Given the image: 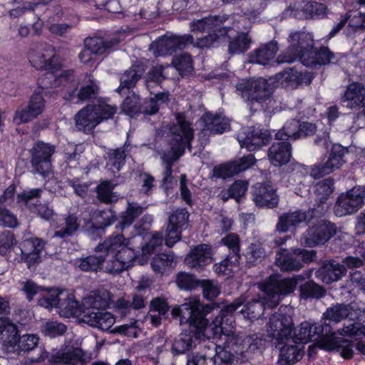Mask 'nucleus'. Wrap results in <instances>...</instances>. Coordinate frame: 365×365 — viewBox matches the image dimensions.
Wrapping results in <instances>:
<instances>
[{
  "label": "nucleus",
  "mask_w": 365,
  "mask_h": 365,
  "mask_svg": "<svg viewBox=\"0 0 365 365\" xmlns=\"http://www.w3.org/2000/svg\"><path fill=\"white\" fill-rule=\"evenodd\" d=\"M140 234L133 238L125 237L123 235L110 236L96 247L98 252L104 255H90L76 261V264L81 270L85 272H98L103 269L106 272L118 274L131 266L133 260L139 255L135 250L134 242H142Z\"/></svg>",
  "instance_id": "nucleus-1"
},
{
  "label": "nucleus",
  "mask_w": 365,
  "mask_h": 365,
  "mask_svg": "<svg viewBox=\"0 0 365 365\" xmlns=\"http://www.w3.org/2000/svg\"><path fill=\"white\" fill-rule=\"evenodd\" d=\"M205 307L197 298L175 307L172 310L174 317H179L181 324H188V329H185L176 338L172 346L173 354H182L195 349L203 336L210 338L211 334L217 335L223 331L220 326L219 317L211 324L205 318Z\"/></svg>",
  "instance_id": "nucleus-2"
},
{
  "label": "nucleus",
  "mask_w": 365,
  "mask_h": 365,
  "mask_svg": "<svg viewBox=\"0 0 365 365\" xmlns=\"http://www.w3.org/2000/svg\"><path fill=\"white\" fill-rule=\"evenodd\" d=\"M29 60L36 69L47 71L45 76L37 81L38 85L42 88H56L62 85L68 91L73 92L76 90L73 71L62 69L59 58L53 46L38 45L31 49Z\"/></svg>",
  "instance_id": "nucleus-3"
},
{
  "label": "nucleus",
  "mask_w": 365,
  "mask_h": 365,
  "mask_svg": "<svg viewBox=\"0 0 365 365\" xmlns=\"http://www.w3.org/2000/svg\"><path fill=\"white\" fill-rule=\"evenodd\" d=\"M289 41V46L287 51L277 58L278 63H291L299 58L305 66L314 67L336 63L339 61V58L328 48L314 49L313 35L310 33L292 32Z\"/></svg>",
  "instance_id": "nucleus-4"
},
{
  "label": "nucleus",
  "mask_w": 365,
  "mask_h": 365,
  "mask_svg": "<svg viewBox=\"0 0 365 365\" xmlns=\"http://www.w3.org/2000/svg\"><path fill=\"white\" fill-rule=\"evenodd\" d=\"M304 279L302 274L284 279H280L277 275L270 276L267 280L259 284L260 289L264 294L263 300L249 302L240 312L250 320L260 318L264 314L265 307L272 308L278 305L282 297L293 292L297 283Z\"/></svg>",
  "instance_id": "nucleus-5"
},
{
  "label": "nucleus",
  "mask_w": 365,
  "mask_h": 365,
  "mask_svg": "<svg viewBox=\"0 0 365 365\" xmlns=\"http://www.w3.org/2000/svg\"><path fill=\"white\" fill-rule=\"evenodd\" d=\"M244 302L245 299L242 297L236 299L233 303L224 307L220 310V315L217 317H219V324L222 327L223 331L217 335L211 334L210 337L220 338L224 341V346L220 344L216 346V354L211 358L214 365H227L232 360L231 351L237 354L242 351L245 348L244 346L240 348L241 346H244L245 339L235 334V322L233 316L234 312Z\"/></svg>",
  "instance_id": "nucleus-6"
},
{
  "label": "nucleus",
  "mask_w": 365,
  "mask_h": 365,
  "mask_svg": "<svg viewBox=\"0 0 365 365\" xmlns=\"http://www.w3.org/2000/svg\"><path fill=\"white\" fill-rule=\"evenodd\" d=\"M176 123L169 128L172 135L170 140L171 148L168 153L163 156V160L165 165L163 182L170 183L172 180L173 163L182 155L185 148H190V142L193 139V129L190 123L186 120L182 113H177L175 115Z\"/></svg>",
  "instance_id": "nucleus-7"
},
{
  "label": "nucleus",
  "mask_w": 365,
  "mask_h": 365,
  "mask_svg": "<svg viewBox=\"0 0 365 365\" xmlns=\"http://www.w3.org/2000/svg\"><path fill=\"white\" fill-rule=\"evenodd\" d=\"M110 293L106 289H99L83 299V306L87 309L81 321L91 327L107 331L114 324L115 318L108 312L101 311L108 307Z\"/></svg>",
  "instance_id": "nucleus-8"
},
{
  "label": "nucleus",
  "mask_w": 365,
  "mask_h": 365,
  "mask_svg": "<svg viewBox=\"0 0 365 365\" xmlns=\"http://www.w3.org/2000/svg\"><path fill=\"white\" fill-rule=\"evenodd\" d=\"M229 18L226 14L210 15L190 22V28L192 32L207 33V35L199 38L195 45L200 48H210L221 39L227 37L232 29L224 26V24Z\"/></svg>",
  "instance_id": "nucleus-9"
},
{
  "label": "nucleus",
  "mask_w": 365,
  "mask_h": 365,
  "mask_svg": "<svg viewBox=\"0 0 365 365\" xmlns=\"http://www.w3.org/2000/svg\"><path fill=\"white\" fill-rule=\"evenodd\" d=\"M116 111L115 106L103 101L88 105L76 114V126L85 133L91 132L102 121L112 118Z\"/></svg>",
  "instance_id": "nucleus-10"
},
{
  "label": "nucleus",
  "mask_w": 365,
  "mask_h": 365,
  "mask_svg": "<svg viewBox=\"0 0 365 365\" xmlns=\"http://www.w3.org/2000/svg\"><path fill=\"white\" fill-rule=\"evenodd\" d=\"M236 92L248 102L260 103L264 110L269 109L267 106L273 105L271 98L272 88L268 81L262 78L245 79L236 85Z\"/></svg>",
  "instance_id": "nucleus-11"
},
{
  "label": "nucleus",
  "mask_w": 365,
  "mask_h": 365,
  "mask_svg": "<svg viewBox=\"0 0 365 365\" xmlns=\"http://www.w3.org/2000/svg\"><path fill=\"white\" fill-rule=\"evenodd\" d=\"M267 331L272 340H275L277 346L284 341H289L294 330L292 318L282 312V308L278 312L270 316L266 325Z\"/></svg>",
  "instance_id": "nucleus-12"
},
{
  "label": "nucleus",
  "mask_w": 365,
  "mask_h": 365,
  "mask_svg": "<svg viewBox=\"0 0 365 365\" xmlns=\"http://www.w3.org/2000/svg\"><path fill=\"white\" fill-rule=\"evenodd\" d=\"M56 151L54 145L43 141L36 143L31 150V163L34 171L42 176L52 173L51 157Z\"/></svg>",
  "instance_id": "nucleus-13"
},
{
  "label": "nucleus",
  "mask_w": 365,
  "mask_h": 365,
  "mask_svg": "<svg viewBox=\"0 0 365 365\" xmlns=\"http://www.w3.org/2000/svg\"><path fill=\"white\" fill-rule=\"evenodd\" d=\"M365 187L356 186L342 193L334 205V213L338 217L351 215L358 211L364 203Z\"/></svg>",
  "instance_id": "nucleus-14"
},
{
  "label": "nucleus",
  "mask_w": 365,
  "mask_h": 365,
  "mask_svg": "<svg viewBox=\"0 0 365 365\" xmlns=\"http://www.w3.org/2000/svg\"><path fill=\"white\" fill-rule=\"evenodd\" d=\"M193 41V36L190 34L164 36L153 42L150 50L155 56L171 55L178 49H183L187 45L192 43Z\"/></svg>",
  "instance_id": "nucleus-15"
},
{
  "label": "nucleus",
  "mask_w": 365,
  "mask_h": 365,
  "mask_svg": "<svg viewBox=\"0 0 365 365\" xmlns=\"http://www.w3.org/2000/svg\"><path fill=\"white\" fill-rule=\"evenodd\" d=\"M336 231L334 224L321 220L307 230V235L300 238V242L302 245L309 247L322 245L335 235Z\"/></svg>",
  "instance_id": "nucleus-16"
},
{
  "label": "nucleus",
  "mask_w": 365,
  "mask_h": 365,
  "mask_svg": "<svg viewBox=\"0 0 365 365\" xmlns=\"http://www.w3.org/2000/svg\"><path fill=\"white\" fill-rule=\"evenodd\" d=\"M46 88H42L38 86V89L35 91L30 97L27 107L18 109L16 111L14 117V122L17 124L28 123L43 112L46 103L42 93Z\"/></svg>",
  "instance_id": "nucleus-17"
},
{
  "label": "nucleus",
  "mask_w": 365,
  "mask_h": 365,
  "mask_svg": "<svg viewBox=\"0 0 365 365\" xmlns=\"http://www.w3.org/2000/svg\"><path fill=\"white\" fill-rule=\"evenodd\" d=\"M346 152L347 150L341 145H334L327 162L324 165H313L310 175L317 179L339 169L345 163L344 157Z\"/></svg>",
  "instance_id": "nucleus-18"
},
{
  "label": "nucleus",
  "mask_w": 365,
  "mask_h": 365,
  "mask_svg": "<svg viewBox=\"0 0 365 365\" xmlns=\"http://www.w3.org/2000/svg\"><path fill=\"white\" fill-rule=\"evenodd\" d=\"M331 332L330 325L312 324L309 322H302L294 330L293 341L295 343L307 344L318 339L322 335H328Z\"/></svg>",
  "instance_id": "nucleus-19"
},
{
  "label": "nucleus",
  "mask_w": 365,
  "mask_h": 365,
  "mask_svg": "<svg viewBox=\"0 0 365 365\" xmlns=\"http://www.w3.org/2000/svg\"><path fill=\"white\" fill-rule=\"evenodd\" d=\"M256 162L255 156L252 154L244 156L239 160L220 165L213 169V176L215 178H231L245 171L253 165Z\"/></svg>",
  "instance_id": "nucleus-20"
},
{
  "label": "nucleus",
  "mask_w": 365,
  "mask_h": 365,
  "mask_svg": "<svg viewBox=\"0 0 365 365\" xmlns=\"http://www.w3.org/2000/svg\"><path fill=\"white\" fill-rule=\"evenodd\" d=\"M91 359V353L78 346L61 348L51 355V360L53 362H61L70 365L87 363Z\"/></svg>",
  "instance_id": "nucleus-21"
},
{
  "label": "nucleus",
  "mask_w": 365,
  "mask_h": 365,
  "mask_svg": "<svg viewBox=\"0 0 365 365\" xmlns=\"http://www.w3.org/2000/svg\"><path fill=\"white\" fill-rule=\"evenodd\" d=\"M270 135L267 130L250 128L245 132L237 135V140L241 147H245L249 151H255L266 145L270 140Z\"/></svg>",
  "instance_id": "nucleus-22"
},
{
  "label": "nucleus",
  "mask_w": 365,
  "mask_h": 365,
  "mask_svg": "<svg viewBox=\"0 0 365 365\" xmlns=\"http://www.w3.org/2000/svg\"><path fill=\"white\" fill-rule=\"evenodd\" d=\"M252 197L257 207L273 208L279 203V197L269 182L257 183L252 188Z\"/></svg>",
  "instance_id": "nucleus-23"
},
{
  "label": "nucleus",
  "mask_w": 365,
  "mask_h": 365,
  "mask_svg": "<svg viewBox=\"0 0 365 365\" xmlns=\"http://www.w3.org/2000/svg\"><path fill=\"white\" fill-rule=\"evenodd\" d=\"M57 309L60 316L66 318L76 317L81 321L83 313L87 312L83 304L80 305L73 294L63 291L58 292Z\"/></svg>",
  "instance_id": "nucleus-24"
},
{
  "label": "nucleus",
  "mask_w": 365,
  "mask_h": 365,
  "mask_svg": "<svg viewBox=\"0 0 365 365\" xmlns=\"http://www.w3.org/2000/svg\"><path fill=\"white\" fill-rule=\"evenodd\" d=\"M212 251L206 244L193 247L185 258V264L190 268L199 269L212 262Z\"/></svg>",
  "instance_id": "nucleus-25"
},
{
  "label": "nucleus",
  "mask_w": 365,
  "mask_h": 365,
  "mask_svg": "<svg viewBox=\"0 0 365 365\" xmlns=\"http://www.w3.org/2000/svg\"><path fill=\"white\" fill-rule=\"evenodd\" d=\"M341 101L344 106L350 109H360L365 106V87L359 83L349 84Z\"/></svg>",
  "instance_id": "nucleus-26"
},
{
  "label": "nucleus",
  "mask_w": 365,
  "mask_h": 365,
  "mask_svg": "<svg viewBox=\"0 0 365 365\" xmlns=\"http://www.w3.org/2000/svg\"><path fill=\"white\" fill-rule=\"evenodd\" d=\"M44 247V242L38 238H31L26 240L22 247L19 248L21 256L19 258H15L20 261H27L29 266L38 262L40 258L41 252Z\"/></svg>",
  "instance_id": "nucleus-27"
},
{
  "label": "nucleus",
  "mask_w": 365,
  "mask_h": 365,
  "mask_svg": "<svg viewBox=\"0 0 365 365\" xmlns=\"http://www.w3.org/2000/svg\"><path fill=\"white\" fill-rule=\"evenodd\" d=\"M301 259L297 254V249L281 250L276 255V264L282 271H298L302 267Z\"/></svg>",
  "instance_id": "nucleus-28"
},
{
  "label": "nucleus",
  "mask_w": 365,
  "mask_h": 365,
  "mask_svg": "<svg viewBox=\"0 0 365 365\" xmlns=\"http://www.w3.org/2000/svg\"><path fill=\"white\" fill-rule=\"evenodd\" d=\"M279 47L276 41L262 44L250 55L249 61L252 63L267 65L275 58Z\"/></svg>",
  "instance_id": "nucleus-29"
},
{
  "label": "nucleus",
  "mask_w": 365,
  "mask_h": 365,
  "mask_svg": "<svg viewBox=\"0 0 365 365\" xmlns=\"http://www.w3.org/2000/svg\"><path fill=\"white\" fill-rule=\"evenodd\" d=\"M346 272V269L344 265L334 260H329L325 262L319 269L318 276L323 282L330 284L340 279Z\"/></svg>",
  "instance_id": "nucleus-30"
},
{
  "label": "nucleus",
  "mask_w": 365,
  "mask_h": 365,
  "mask_svg": "<svg viewBox=\"0 0 365 365\" xmlns=\"http://www.w3.org/2000/svg\"><path fill=\"white\" fill-rule=\"evenodd\" d=\"M0 321V341L5 349H14L19 337L18 328L5 317H1Z\"/></svg>",
  "instance_id": "nucleus-31"
},
{
  "label": "nucleus",
  "mask_w": 365,
  "mask_h": 365,
  "mask_svg": "<svg viewBox=\"0 0 365 365\" xmlns=\"http://www.w3.org/2000/svg\"><path fill=\"white\" fill-rule=\"evenodd\" d=\"M269 159L274 166L287 163L291 158V145L288 141L279 140L272 144L268 152Z\"/></svg>",
  "instance_id": "nucleus-32"
},
{
  "label": "nucleus",
  "mask_w": 365,
  "mask_h": 365,
  "mask_svg": "<svg viewBox=\"0 0 365 365\" xmlns=\"http://www.w3.org/2000/svg\"><path fill=\"white\" fill-rule=\"evenodd\" d=\"M312 216V212H302L301 210L284 214L280 216L277 225L279 232H287L292 227H297L299 224L306 222Z\"/></svg>",
  "instance_id": "nucleus-33"
},
{
  "label": "nucleus",
  "mask_w": 365,
  "mask_h": 365,
  "mask_svg": "<svg viewBox=\"0 0 365 365\" xmlns=\"http://www.w3.org/2000/svg\"><path fill=\"white\" fill-rule=\"evenodd\" d=\"M353 309L349 304H336L332 305L323 314L322 325H329L327 323V321L339 323L347 318H350Z\"/></svg>",
  "instance_id": "nucleus-34"
},
{
  "label": "nucleus",
  "mask_w": 365,
  "mask_h": 365,
  "mask_svg": "<svg viewBox=\"0 0 365 365\" xmlns=\"http://www.w3.org/2000/svg\"><path fill=\"white\" fill-rule=\"evenodd\" d=\"M126 157L125 147L110 149L107 153L106 169L115 176L125 165Z\"/></svg>",
  "instance_id": "nucleus-35"
},
{
  "label": "nucleus",
  "mask_w": 365,
  "mask_h": 365,
  "mask_svg": "<svg viewBox=\"0 0 365 365\" xmlns=\"http://www.w3.org/2000/svg\"><path fill=\"white\" fill-rule=\"evenodd\" d=\"M176 265V260L172 254L156 255L151 261V267L155 273L164 274L173 269Z\"/></svg>",
  "instance_id": "nucleus-36"
},
{
  "label": "nucleus",
  "mask_w": 365,
  "mask_h": 365,
  "mask_svg": "<svg viewBox=\"0 0 365 365\" xmlns=\"http://www.w3.org/2000/svg\"><path fill=\"white\" fill-rule=\"evenodd\" d=\"M204 121L205 129L214 134H221L230 128L228 120L220 115L206 113L204 116Z\"/></svg>",
  "instance_id": "nucleus-37"
},
{
  "label": "nucleus",
  "mask_w": 365,
  "mask_h": 365,
  "mask_svg": "<svg viewBox=\"0 0 365 365\" xmlns=\"http://www.w3.org/2000/svg\"><path fill=\"white\" fill-rule=\"evenodd\" d=\"M296 11L300 10L303 16L307 18L323 17L327 14V6L322 3L309 1L302 2L299 5L294 4Z\"/></svg>",
  "instance_id": "nucleus-38"
},
{
  "label": "nucleus",
  "mask_w": 365,
  "mask_h": 365,
  "mask_svg": "<svg viewBox=\"0 0 365 365\" xmlns=\"http://www.w3.org/2000/svg\"><path fill=\"white\" fill-rule=\"evenodd\" d=\"M354 344L351 340L334 338L328 344V349L336 351L344 359H351L354 354Z\"/></svg>",
  "instance_id": "nucleus-39"
},
{
  "label": "nucleus",
  "mask_w": 365,
  "mask_h": 365,
  "mask_svg": "<svg viewBox=\"0 0 365 365\" xmlns=\"http://www.w3.org/2000/svg\"><path fill=\"white\" fill-rule=\"evenodd\" d=\"M240 259V255L229 254L225 259L214 265V271L218 275L230 276L238 269Z\"/></svg>",
  "instance_id": "nucleus-40"
},
{
  "label": "nucleus",
  "mask_w": 365,
  "mask_h": 365,
  "mask_svg": "<svg viewBox=\"0 0 365 365\" xmlns=\"http://www.w3.org/2000/svg\"><path fill=\"white\" fill-rule=\"evenodd\" d=\"M143 69L138 66H132L126 71L120 77V83L117 91L120 93L125 88L130 89L133 87L135 83L141 78Z\"/></svg>",
  "instance_id": "nucleus-41"
},
{
  "label": "nucleus",
  "mask_w": 365,
  "mask_h": 365,
  "mask_svg": "<svg viewBox=\"0 0 365 365\" xmlns=\"http://www.w3.org/2000/svg\"><path fill=\"white\" fill-rule=\"evenodd\" d=\"M287 341H284L282 344H285L279 347V361L282 364H293L299 361L303 355V353L294 345L287 344Z\"/></svg>",
  "instance_id": "nucleus-42"
},
{
  "label": "nucleus",
  "mask_w": 365,
  "mask_h": 365,
  "mask_svg": "<svg viewBox=\"0 0 365 365\" xmlns=\"http://www.w3.org/2000/svg\"><path fill=\"white\" fill-rule=\"evenodd\" d=\"M300 126L301 123L299 120L294 119L288 120L283 128L276 133V139L287 141L289 139L296 140L299 138Z\"/></svg>",
  "instance_id": "nucleus-43"
},
{
  "label": "nucleus",
  "mask_w": 365,
  "mask_h": 365,
  "mask_svg": "<svg viewBox=\"0 0 365 365\" xmlns=\"http://www.w3.org/2000/svg\"><path fill=\"white\" fill-rule=\"evenodd\" d=\"M143 207L138 203L130 202L126 210L121 215L120 228L124 230L126 227L130 226L134 220L142 214Z\"/></svg>",
  "instance_id": "nucleus-44"
},
{
  "label": "nucleus",
  "mask_w": 365,
  "mask_h": 365,
  "mask_svg": "<svg viewBox=\"0 0 365 365\" xmlns=\"http://www.w3.org/2000/svg\"><path fill=\"white\" fill-rule=\"evenodd\" d=\"M334 192V182L331 178L319 181L314 185L317 200L324 203Z\"/></svg>",
  "instance_id": "nucleus-45"
},
{
  "label": "nucleus",
  "mask_w": 365,
  "mask_h": 365,
  "mask_svg": "<svg viewBox=\"0 0 365 365\" xmlns=\"http://www.w3.org/2000/svg\"><path fill=\"white\" fill-rule=\"evenodd\" d=\"M300 297L303 299H319L325 295L326 291L314 282H308L299 287Z\"/></svg>",
  "instance_id": "nucleus-46"
},
{
  "label": "nucleus",
  "mask_w": 365,
  "mask_h": 365,
  "mask_svg": "<svg viewBox=\"0 0 365 365\" xmlns=\"http://www.w3.org/2000/svg\"><path fill=\"white\" fill-rule=\"evenodd\" d=\"M172 63L182 76L191 74L193 71L192 60L187 53L175 57Z\"/></svg>",
  "instance_id": "nucleus-47"
},
{
  "label": "nucleus",
  "mask_w": 365,
  "mask_h": 365,
  "mask_svg": "<svg viewBox=\"0 0 365 365\" xmlns=\"http://www.w3.org/2000/svg\"><path fill=\"white\" fill-rule=\"evenodd\" d=\"M114 187L115 185L112 184L110 181L106 180L101 182L97 187L98 198L106 203L116 201L118 197L113 192Z\"/></svg>",
  "instance_id": "nucleus-48"
},
{
  "label": "nucleus",
  "mask_w": 365,
  "mask_h": 365,
  "mask_svg": "<svg viewBox=\"0 0 365 365\" xmlns=\"http://www.w3.org/2000/svg\"><path fill=\"white\" fill-rule=\"evenodd\" d=\"M115 307L122 315H126L130 307L135 309H139L144 307L145 299L143 297L135 294L133 297V302L131 304L123 299H119L116 302Z\"/></svg>",
  "instance_id": "nucleus-49"
},
{
  "label": "nucleus",
  "mask_w": 365,
  "mask_h": 365,
  "mask_svg": "<svg viewBox=\"0 0 365 365\" xmlns=\"http://www.w3.org/2000/svg\"><path fill=\"white\" fill-rule=\"evenodd\" d=\"M250 46V39L245 34L237 35L229 43V52L230 53H241L249 49Z\"/></svg>",
  "instance_id": "nucleus-50"
},
{
  "label": "nucleus",
  "mask_w": 365,
  "mask_h": 365,
  "mask_svg": "<svg viewBox=\"0 0 365 365\" xmlns=\"http://www.w3.org/2000/svg\"><path fill=\"white\" fill-rule=\"evenodd\" d=\"M66 225L63 228L55 231L53 236L64 238L71 236L79 227L78 218L74 215H69L65 220Z\"/></svg>",
  "instance_id": "nucleus-51"
},
{
  "label": "nucleus",
  "mask_w": 365,
  "mask_h": 365,
  "mask_svg": "<svg viewBox=\"0 0 365 365\" xmlns=\"http://www.w3.org/2000/svg\"><path fill=\"white\" fill-rule=\"evenodd\" d=\"M140 98L134 93L128 96L122 105V111L130 117L140 112Z\"/></svg>",
  "instance_id": "nucleus-52"
},
{
  "label": "nucleus",
  "mask_w": 365,
  "mask_h": 365,
  "mask_svg": "<svg viewBox=\"0 0 365 365\" xmlns=\"http://www.w3.org/2000/svg\"><path fill=\"white\" fill-rule=\"evenodd\" d=\"M247 185L248 183L247 181H235L228 189V197H225V195L222 193V199L226 201L229 197H233L238 202L239 199L245 194L247 190Z\"/></svg>",
  "instance_id": "nucleus-53"
},
{
  "label": "nucleus",
  "mask_w": 365,
  "mask_h": 365,
  "mask_svg": "<svg viewBox=\"0 0 365 365\" xmlns=\"http://www.w3.org/2000/svg\"><path fill=\"white\" fill-rule=\"evenodd\" d=\"M66 327L58 322H48L42 327V332L45 336L54 338L64 334L66 331Z\"/></svg>",
  "instance_id": "nucleus-54"
},
{
  "label": "nucleus",
  "mask_w": 365,
  "mask_h": 365,
  "mask_svg": "<svg viewBox=\"0 0 365 365\" xmlns=\"http://www.w3.org/2000/svg\"><path fill=\"white\" fill-rule=\"evenodd\" d=\"M188 217L189 213L186 209H177L170 215L169 225L182 230L187 224Z\"/></svg>",
  "instance_id": "nucleus-55"
},
{
  "label": "nucleus",
  "mask_w": 365,
  "mask_h": 365,
  "mask_svg": "<svg viewBox=\"0 0 365 365\" xmlns=\"http://www.w3.org/2000/svg\"><path fill=\"white\" fill-rule=\"evenodd\" d=\"M176 283L181 289L192 290L197 285L194 275L186 272H180L177 275Z\"/></svg>",
  "instance_id": "nucleus-56"
},
{
  "label": "nucleus",
  "mask_w": 365,
  "mask_h": 365,
  "mask_svg": "<svg viewBox=\"0 0 365 365\" xmlns=\"http://www.w3.org/2000/svg\"><path fill=\"white\" fill-rule=\"evenodd\" d=\"M39 338L37 334H24L19 337L17 345L22 351H30L34 349L38 345Z\"/></svg>",
  "instance_id": "nucleus-57"
},
{
  "label": "nucleus",
  "mask_w": 365,
  "mask_h": 365,
  "mask_svg": "<svg viewBox=\"0 0 365 365\" xmlns=\"http://www.w3.org/2000/svg\"><path fill=\"white\" fill-rule=\"evenodd\" d=\"M113 333H119L120 334L131 336L138 337L140 332V328L138 327V322L135 320L130 324H125L121 326L115 327L113 330Z\"/></svg>",
  "instance_id": "nucleus-58"
},
{
  "label": "nucleus",
  "mask_w": 365,
  "mask_h": 365,
  "mask_svg": "<svg viewBox=\"0 0 365 365\" xmlns=\"http://www.w3.org/2000/svg\"><path fill=\"white\" fill-rule=\"evenodd\" d=\"M85 47L92 51L96 56L103 53L107 47L101 38L93 37L85 40Z\"/></svg>",
  "instance_id": "nucleus-59"
},
{
  "label": "nucleus",
  "mask_w": 365,
  "mask_h": 365,
  "mask_svg": "<svg viewBox=\"0 0 365 365\" xmlns=\"http://www.w3.org/2000/svg\"><path fill=\"white\" fill-rule=\"evenodd\" d=\"M0 225L9 228H15L18 226L17 217L10 210L0 207Z\"/></svg>",
  "instance_id": "nucleus-60"
},
{
  "label": "nucleus",
  "mask_w": 365,
  "mask_h": 365,
  "mask_svg": "<svg viewBox=\"0 0 365 365\" xmlns=\"http://www.w3.org/2000/svg\"><path fill=\"white\" fill-rule=\"evenodd\" d=\"M88 81L91 83L89 85L83 86L78 93V98L81 101H86L93 98L95 96L98 91V86L96 83L91 80V76H88Z\"/></svg>",
  "instance_id": "nucleus-61"
},
{
  "label": "nucleus",
  "mask_w": 365,
  "mask_h": 365,
  "mask_svg": "<svg viewBox=\"0 0 365 365\" xmlns=\"http://www.w3.org/2000/svg\"><path fill=\"white\" fill-rule=\"evenodd\" d=\"M95 215L101 227L110 225L116 218L115 213L110 209L98 211Z\"/></svg>",
  "instance_id": "nucleus-62"
},
{
  "label": "nucleus",
  "mask_w": 365,
  "mask_h": 365,
  "mask_svg": "<svg viewBox=\"0 0 365 365\" xmlns=\"http://www.w3.org/2000/svg\"><path fill=\"white\" fill-rule=\"evenodd\" d=\"M163 243V237L160 234L154 235L150 239L148 244L141 247V254L143 256H146L152 252L157 251L158 247L161 246Z\"/></svg>",
  "instance_id": "nucleus-63"
},
{
  "label": "nucleus",
  "mask_w": 365,
  "mask_h": 365,
  "mask_svg": "<svg viewBox=\"0 0 365 365\" xmlns=\"http://www.w3.org/2000/svg\"><path fill=\"white\" fill-rule=\"evenodd\" d=\"M182 230L168 225L165 235V245L170 247L181 239Z\"/></svg>",
  "instance_id": "nucleus-64"
}]
</instances>
